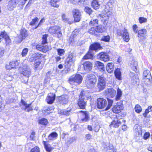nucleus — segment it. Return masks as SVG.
I'll use <instances>...</instances> for the list:
<instances>
[{
	"mask_svg": "<svg viewBox=\"0 0 152 152\" xmlns=\"http://www.w3.org/2000/svg\"><path fill=\"white\" fill-rule=\"evenodd\" d=\"M96 81V77L94 74L90 73L87 75L85 82L86 87L88 88H94Z\"/></svg>",
	"mask_w": 152,
	"mask_h": 152,
	"instance_id": "1",
	"label": "nucleus"
},
{
	"mask_svg": "<svg viewBox=\"0 0 152 152\" xmlns=\"http://www.w3.org/2000/svg\"><path fill=\"white\" fill-rule=\"evenodd\" d=\"M91 99V97L85 94L83 92H81L79 96L78 104L80 108L85 109L86 104V100Z\"/></svg>",
	"mask_w": 152,
	"mask_h": 152,
	"instance_id": "2",
	"label": "nucleus"
},
{
	"mask_svg": "<svg viewBox=\"0 0 152 152\" xmlns=\"http://www.w3.org/2000/svg\"><path fill=\"white\" fill-rule=\"evenodd\" d=\"M83 77L79 74H77L72 75L68 80L69 83L71 85H78L82 82Z\"/></svg>",
	"mask_w": 152,
	"mask_h": 152,
	"instance_id": "3",
	"label": "nucleus"
},
{
	"mask_svg": "<svg viewBox=\"0 0 152 152\" xmlns=\"http://www.w3.org/2000/svg\"><path fill=\"white\" fill-rule=\"evenodd\" d=\"M48 31L55 37L58 38L60 39H62V34L59 27L57 26L51 27L48 29Z\"/></svg>",
	"mask_w": 152,
	"mask_h": 152,
	"instance_id": "4",
	"label": "nucleus"
},
{
	"mask_svg": "<svg viewBox=\"0 0 152 152\" xmlns=\"http://www.w3.org/2000/svg\"><path fill=\"white\" fill-rule=\"evenodd\" d=\"M74 59L72 54L71 53L69 55L68 57L67 58L65 63V69L68 72L70 70V67L71 66H73L74 64Z\"/></svg>",
	"mask_w": 152,
	"mask_h": 152,
	"instance_id": "5",
	"label": "nucleus"
},
{
	"mask_svg": "<svg viewBox=\"0 0 152 152\" xmlns=\"http://www.w3.org/2000/svg\"><path fill=\"white\" fill-rule=\"evenodd\" d=\"M117 34L118 36H121L124 41L126 42H128L129 41V34L126 29L124 28L121 30H118Z\"/></svg>",
	"mask_w": 152,
	"mask_h": 152,
	"instance_id": "6",
	"label": "nucleus"
},
{
	"mask_svg": "<svg viewBox=\"0 0 152 152\" xmlns=\"http://www.w3.org/2000/svg\"><path fill=\"white\" fill-rule=\"evenodd\" d=\"M20 69V74L25 76L26 77L27 81L29 75L31 74V69L30 67L27 65L26 64Z\"/></svg>",
	"mask_w": 152,
	"mask_h": 152,
	"instance_id": "7",
	"label": "nucleus"
},
{
	"mask_svg": "<svg viewBox=\"0 0 152 152\" xmlns=\"http://www.w3.org/2000/svg\"><path fill=\"white\" fill-rule=\"evenodd\" d=\"M31 103L28 104L26 102L22 99L20 102L19 104L21 108L23 110L26 111L28 112L30 111H32L33 109L31 107Z\"/></svg>",
	"mask_w": 152,
	"mask_h": 152,
	"instance_id": "8",
	"label": "nucleus"
},
{
	"mask_svg": "<svg viewBox=\"0 0 152 152\" xmlns=\"http://www.w3.org/2000/svg\"><path fill=\"white\" fill-rule=\"evenodd\" d=\"M20 34L15 39V40L17 43H20L21 42L23 39L27 36V32L26 30L23 28L20 31Z\"/></svg>",
	"mask_w": 152,
	"mask_h": 152,
	"instance_id": "9",
	"label": "nucleus"
},
{
	"mask_svg": "<svg viewBox=\"0 0 152 152\" xmlns=\"http://www.w3.org/2000/svg\"><path fill=\"white\" fill-rule=\"evenodd\" d=\"M97 58L102 61L106 62L110 60L109 56L107 53L105 52H102L97 54Z\"/></svg>",
	"mask_w": 152,
	"mask_h": 152,
	"instance_id": "10",
	"label": "nucleus"
},
{
	"mask_svg": "<svg viewBox=\"0 0 152 152\" xmlns=\"http://www.w3.org/2000/svg\"><path fill=\"white\" fill-rule=\"evenodd\" d=\"M72 15L75 22H79L80 20L81 12L79 10L75 9L72 10Z\"/></svg>",
	"mask_w": 152,
	"mask_h": 152,
	"instance_id": "11",
	"label": "nucleus"
},
{
	"mask_svg": "<svg viewBox=\"0 0 152 152\" xmlns=\"http://www.w3.org/2000/svg\"><path fill=\"white\" fill-rule=\"evenodd\" d=\"M146 34L147 31L145 29H142L138 30L137 36L140 38L139 39L140 42H141L142 40L145 38Z\"/></svg>",
	"mask_w": 152,
	"mask_h": 152,
	"instance_id": "12",
	"label": "nucleus"
},
{
	"mask_svg": "<svg viewBox=\"0 0 152 152\" xmlns=\"http://www.w3.org/2000/svg\"><path fill=\"white\" fill-rule=\"evenodd\" d=\"M97 108L99 109H102L107 105V101L103 98H99L97 100Z\"/></svg>",
	"mask_w": 152,
	"mask_h": 152,
	"instance_id": "13",
	"label": "nucleus"
},
{
	"mask_svg": "<svg viewBox=\"0 0 152 152\" xmlns=\"http://www.w3.org/2000/svg\"><path fill=\"white\" fill-rule=\"evenodd\" d=\"M55 98V94L50 93L48 94L46 100L48 104H51L53 103Z\"/></svg>",
	"mask_w": 152,
	"mask_h": 152,
	"instance_id": "14",
	"label": "nucleus"
},
{
	"mask_svg": "<svg viewBox=\"0 0 152 152\" xmlns=\"http://www.w3.org/2000/svg\"><path fill=\"white\" fill-rule=\"evenodd\" d=\"M105 93L107 96L113 98L116 95V91L113 88H108L105 90Z\"/></svg>",
	"mask_w": 152,
	"mask_h": 152,
	"instance_id": "15",
	"label": "nucleus"
},
{
	"mask_svg": "<svg viewBox=\"0 0 152 152\" xmlns=\"http://www.w3.org/2000/svg\"><path fill=\"white\" fill-rule=\"evenodd\" d=\"M134 130L137 136H142L141 126L138 124H135L134 127Z\"/></svg>",
	"mask_w": 152,
	"mask_h": 152,
	"instance_id": "16",
	"label": "nucleus"
},
{
	"mask_svg": "<svg viewBox=\"0 0 152 152\" xmlns=\"http://www.w3.org/2000/svg\"><path fill=\"white\" fill-rule=\"evenodd\" d=\"M18 65V63L17 61H12L10 62L8 64H7L6 66V68L7 69L9 70L15 68Z\"/></svg>",
	"mask_w": 152,
	"mask_h": 152,
	"instance_id": "17",
	"label": "nucleus"
},
{
	"mask_svg": "<svg viewBox=\"0 0 152 152\" xmlns=\"http://www.w3.org/2000/svg\"><path fill=\"white\" fill-rule=\"evenodd\" d=\"M102 48L100 44L96 42L91 44L89 47V50H98L102 49Z\"/></svg>",
	"mask_w": 152,
	"mask_h": 152,
	"instance_id": "18",
	"label": "nucleus"
},
{
	"mask_svg": "<svg viewBox=\"0 0 152 152\" xmlns=\"http://www.w3.org/2000/svg\"><path fill=\"white\" fill-rule=\"evenodd\" d=\"M130 66L132 69L135 72H138V63L135 60L133 59L130 61Z\"/></svg>",
	"mask_w": 152,
	"mask_h": 152,
	"instance_id": "19",
	"label": "nucleus"
},
{
	"mask_svg": "<svg viewBox=\"0 0 152 152\" xmlns=\"http://www.w3.org/2000/svg\"><path fill=\"white\" fill-rule=\"evenodd\" d=\"M121 124V121L118 120L117 117L111 122L110 126L111 127H118Z\"/></svg>",
	"mask_w": 152,
	"mask_h": 152,
	"instance_id": "20",
	"label": "nucleus"
},
{
	"mask_svg": "<svg viewBox=\"0 0 152 152\" xmlns=\"http://www.w3.org/2000/svg\"><path fill=\"white\" fill-rule=\"evenodd\" d=\"M68 96L67 95H63L59 97V102L62 104H66L68 101Z\"/></svg>",
	"mask_w": 152,
	"mask_h": 152,
	"instance_id": "21",
	"label": "nucleus"
},
{
	"mask_svg": "<svg viewBox=\"0 0 152 152\" xmlns=\"http://www.w3.org/2000/svg\"><path fill=\"white\" fill-rule=\"evenodd\" d=\"M83 65L84 70L86 71H90L92 68V64L89 61L85 62L83 64Z\"/></svg>",
	"mask_w": 152,
	"mask_h": 152,
	"instance_id": "22",
	"label": "nucleus"
},
{
	"mask_svg": "<svg viewBox=\"0 0 152 152\" xmlns=\"http://www.w3.org/2000/svg\"><path fill=\"white\" fill-rule=\"evenodd\" d=\"M16 1L15 0H11L8 3L7 8L10 10H13L16 6Z\"/></svg>",
	"mask_w": 152,
	"mask_h": 152,
	"instance_id": "23",
	"label": "nucleus"
},
{
	"mask_svg": "<svg viewBox=\"0 0 152 152\" xmlns=\"http://www.w3.org/2000/svg\"><path fill=\"white\" fill-rule=\"evenodd\" d=\"M123 108V106L122 104H117L112 109V111L115 113H118L121 112Z\"/></svg>",
	"mask_w": 152,
	"mask_h": 152,
	"instance_id": "24",
	"label": "nucleus"
},
{
	"mask_svg": "<svg viewBox=\"0 0 152 152\" xmlns=\"http://www.w3.org/2000/svg\"><path fill=\"white\" fill-rule=\"evenodd\" d=\"M80 112L83 113V117L81 119V120L83 122H85L89 120V115L88 112H83V111H81Z\"/></svg>",
	"mask_w": 152,
	"mask_h": 152,
	"instance_id": "25",
	"label": "nucleus"
},
{
	"mask_svg": "<svg viewBox=\"0 0 152 152\" xmlns=\"http://www.w3.org/2000/svg\"><path fill=\"white\" fill-rule=\"evenodd\" d=\"M95 66L100 71H104V64L99 61H96L95 63Z\"/></svg>",
	"mask_w": 152,
	"mask_h": 152,
	"instance_id": "26",
	"label": "nucleus"
},
{
	"mask_svg": "<svg viewBox=\"0 0 152 152\" xmlns=\"http://www.w3.org/2000/svg\"><path fill=\"white\" fill-rule=\"evenodd\" d=\"M94 55L92 52L89 50L87 53L83 57V60H87L88 59H92L93 58Z\"/></svg>",
	"mask_w": 152,
	"mask_h": 152,
	"instance_id": "27",
	"label": "nucleus"
},
{
	"mask_svg": "<svg viewBox=\"0 0 152 152\" xmlns=\"http://www.w3.org/2000/svg\"><path fill=\"white\" fill-rule=\"evenodd\" d=\"M105 11L106 13L103 15H101L100 17L102 18H104V20H106L109 19V16L111 15L112 12L111 11H109V10H105Z\"/></svg>",
	"mask_w": 152,
	"mask_h": 152,
	"instance_id": "28",
	"label": "nucleus"
},
{
	"mask_svg": "<svg viewBox=\"0 0 152 152\" xmlns=\"http://www.w3.org/2000/svg\"><path fill=\"white\" fill-rule=\"evenodd\" d=\"M106 70L109 73L113 72L114 70V64L112 63H108L106 66Z\"/></svg>",
	"mask_w": 152,
	"mask_h": 152,
	"instance_id": "29",
	"label": "nucleus"
},
{
	"mask_svg": "<svg viewBox=\"0 0 152 152\" xmlns=\"http://www.w3.org/2000/svg\"><path fill=\"white\" fill-rule=\"evenodd\" d=\"M58 136V134L56 132L51 133L48 136V139L50 140H54L57 139Z\"/></svg>",
	"mask_w": 152,
	"mask_h": 152,
	"instance_id": "30",
	"label": "nucleus"
},
{
	"mask_svg": "<svg viewBox=\"0 0 152 152\" xmlns=\"http://www.w3.org/2000/svg\"><path fill=\"white\" fill-rule=\"evenodd\" d=\"M116 78L119 80H121V72L120 71V69L119 68H117L116 69L114 72Z\"/></svg>",
	"mask_w": 152,
	"mask_h": 152,
	"instance_id": "31",
	"label": "nucleus"
},
{
	"mask_svg": "<svg viewBox=\"0 0 152 152\" xmlns=\"http://www.w3.org/2000/svg\"><path fill=\"white\" fill-rule=\"evenodd\" d=\"M105 86L106 84L98 82L97 85V88L96 89V91H102L105 88Z\"/></svg>",
	"mask_w": 152,
	"mask_h": 152,
	"instance_id": "32",
	"label": "nucleus"
},
{
	"mask_svg": "<svg viewBox=\"0 0 152 152\" xmlns=\"http://www.w3.org/2000/svg\"><path fill=\"white\" fill-rule=\"evenodd\" d=\"M43 143L46 151L48 152H50L53 149L51 145L50 144L47 143L45 141H44Z\"/></svg>",
	"mask_w": 152,
	"mask_h": 152,
	"instance_id": "33",
	"label": "nucleus"
},
{
	"mask_svg": "<svg viewBox=\"0 0 152 152\" xmlns=\"http://www.w3.org/2000/svg\"><path fill=\"white\" fill-rule=\"evenodd\" d=\"M98 77V82L104 84H106V79L104 77L103 75L97 76Z\"/></svg>",
	"mask_w": 152,
	"mask_h": 152,
	"instance_id": "34",
	"label": "nucleus"
},
{
	"mask_svg": "<svg viewBox=\"0 0 152 152\" xmlns=\"http://www.w3.org/2000/svg\"><path fill=\"white\" fill-rule=\"evenodd\" d=\"M76 139L75 137H72L69 138L66 142V144L68 147H69L70 144L75 141Z\"/></svg>",
	"mask_w": 152,
	"mask_h": 152,
	"instance_id": "35",
	"label": "nucleus"
},
{
	"mask_svg": "<svg viewBox=\"0 0 152 152\" xmlns=\"http://www.w3.org/2000/svg\"><path fill=\"white\" fill-rule=\"evenodd\" d=\"M92 6L95 10H97L99 8L100 6V4L96 0H93L92 2Z\"/></svg>",
	"mask_w": 152,
	"mask_h": 152,
	"instance_id": "36",
	"label": "nucleus"
},
{
	"mask_svg": "<svg viewBox=\"0 0 152 152\" xmlns=\"http://www.w3.org/2000/svg\"><path fill=\"white\" fill-rule=\"evenodd\" d=\"M60 0H51L50 3L51 5L53 7H58L59 5L57 4Z\"/></svg>",
	"mask_w": 152,
	"mask_h": 152,
	"instance_id": "37",
	"label": "nucleus"
},
{
	"mask_svg": "<svg viewBox=\"0 0 152 152\" xmlns=\"http://www.w3.org/2000/svg\"><path fill=\"white\" fill-rule=\"evenodd\" d=\"M146 77L151 78V75L150 71L148 70L144 71L143 73V79H145Z\"/></svg>",
	"mask_w": 152,
	"mask_h": 152,
	"instance_id": "38",
	"label": "nucleus"
},
{
	"mask_svg": "<svg viewBox=\"0 0 152 152\" xmlns=\"http://www.w3.org/2000/svg\"><path fill=\"white\" fill-rule=\"evenodd\" d=\"M71 109H66V110H61V113L62 115H64L68 116L71 113Z\"/></svg>",
	"mask_w": 152,
	"mask_h": 152,
	"instance_id": "39",
	"label": "nucleus"
},
{
	"mask_svg": "<svg viewBox=\"0 0 152 152\" xmlns=\"http://www.w3.org/2000/svg\"><path fill=\"white\" fill-rule=\"evenodd\" d=\"M122 94V91L120 89L118 88L117 90V94L115 98L116 100L118 101L120 100Z\"/></svg>",
	"mask_w": 152,
	"mask_h": 152,
	"instance_id": "40",
	"label": "nucleus"
},
{
	"mask_svg": "<svg viewBox=\"0 0 152 152\" xmlns=\"http://www.w3.org/2000/svg\"><path fill=\"white\" fill-rule=\"evenodd\" d=\"M96 34L98 33H102L104 31V28L101 26H99L95 27Z\"/></svg>",
	"mask_w": 152,
	"mask_h": 152,
	"instance_id": "41",
	"label": "nucleus"
},
{
	"mask_svg": "<svg viewBox=\"0 0 152 152\" xmlns=\"http://www.w3.org/2000/svg\"><path fill=\"white\" fill-rule=\"evenodd\" d=\"M61 16L62 20L63 22L70 24V22L69 21V19L67 18L64 14H62Z\"/></svg>",
	"mask_w": 152,
	"mask_h": 152,
	"instance_id": "42",
	"label": "nucleus"
},
{
	"mask_svg": "<svg viewBox=\"0 0 152 152\" xmlns=\"http://www.w3.org/2000/svg\"><path fill=\"white\" fill-rule=\"evenodd\" d=\"M48 120L45 118H43L39 121V123L43 125H46L48 123Z\"/></svg>",
	"mask_w": 152,
	"mask_h": 152,
	"instance_id": "43",
	"label": "nucleus"
},
{
	"mask_svg": "<svg viewBox=\"0 0 152 152\" xmlns=\"http://www.w3.org/2000/svg\"><path fill=\"white\" fill-rule=\"evenodd\" d=\"M48 35V34H45L43 35L42 38V44H45L47 43V38Z\"/></svg>",
	"mask_w": 152,
	"mask_h": 152,
	"instance_id": "44",
	"label": "nucleus"
},
{
	"mask_svg": "<svg viewBox=\"0 0 152 152\" xmlns=\"http://www.w3.org/2000/svg\"><path fill=\"white\" fill-rule=\"evenodd\" d=\"M107 99L108 102V104L107 107L105 109V110H108L110 108V107L112 106L113 102V100L112 99L109 98H107Z\"/></svg>",
	"mask_w": 152,
	"mask_h": 152,
	"instance_id": "45",
	"label": "nucleus"
},
{
	"mask_svg": "<svg viewBox=\"0 0 152 152\" xmlns=\"http://www.w3.org/2000/svg\"><path fill=\"white\" fill-rule=\"evenodd\" d=\"M134 109L135 112L138 113H140L142 110L141 106L139 104H136L135 105Z\"/></svg>",
	"mask_w": 152,
	"mask_h": 152,
	"instance_id": "46",
	"label": "nucleus"
},
{
	"mask_svg": "<svg viewBox=\"0 0 152 152\" xmlns=\"http://www.w3.org/2000/svg\"><path fill=\"white\" fill-rule=\"evenodd\" d=\"M88 32L89 33L94 35H97L96 30L95 27H92L88 31Z\"/></svg>",
	"mask_w": 152,
	"mask_h": 152,
	"instance_id": "47",
	"label": "nucleus"
},
{
	"mask_svg": "<svg viewBox=\"0 0 152 152\" xmlns=\"http://www.w3.org/2000/svg\"><path fill=\"white\" fill-rule=\"evenodd\" d=\"M33 55V57H34L36 60L40 59L43 56V55L39 53H35Z\"/></svg>",
	"mask_w": 152,
	"mask_h": 152,
	"instance_id": "48",
	"label": "nucleus"
},
{
	"mask_svg": "<svg viewBox=\"0 0 152 152\" xmlns=\"http://www.w3.org/2000/svg\"><path fill=\"white\" fill-rule=\"evenodd\" d=\"M98 20L97 19H94L93 20H91L89 22V25L91 26H95L98 24Z\"/></svg>",
	"mask_w": 152,
	"mask_h": 152,
	"instance_id": "49",
	"label": "nucleus"
},
{
	"mask_svg": "<svg viewBox=\"0 0 152 152\" xmlns=\"http://www.w3.org/2000/svg\"><path fill=\"white\" fill-rule=\"evenodd\" d=\"M110 39V37L109 35H107L103 36L101 40L105 42H109Z\"/></svg>",
	"mask_w": 152,
	"mask_h": 152,
	"instance_id": "50",
	"label": "nucleus"
},
{
	"mask_svg": "<svg viewBox=\"0 0 152 152\" xmlns=\"http://www.w3.org/2000/svg\"><path fill=\"white\" fill-rule=\"evenodd\" d=\"M58 54L60 56L63 55L65 53V50L62 49L58 48L57 49Z\"/></svg>",
	"mask_w": 152,
	"mask_h": 152,
	"instance_id": "51",
	"label": "nucleus"
},
{
	"mask_svg": "<svg viewBox=\"0 0 152 152\" xmlns=\"http://www.w3.org/2000/svg\"><path fill=\"white\" fill-rule=\"evenodd\" d=\"M28 52V49L27 48H24L22 50L21 55L22 57L26 56Z\"/></svg>",
	"mask_w": 152,
	"mask_h": 152,
	"instance_id": "52",
	"label": "nucleus"
},
{
	"mask_svg": "<svg viewBox=\"0 0 152 152\" xmlns=\"http://www.w3.org/2000/svg\"><path fill=\"white\" fill-rule=\"evenodd\" d=\"M113 4H112V3L110 1L108 2L107 3V4L106 5L105 10H106V9L108 7H109L110 8V9L109 10V11H111L112 9L113 6Z\"/></svg>",
	"mask_w": 152,
	"mask_h": 152,
	"instance_id": "53",
	"label": "nucleus"
},
{
	"mask_svg": "<svg viewBox=\"0 0 152 152\" xmlns=\"http://www.w3.org/2000/svg\"><path fill=\"white\" fill-rule=\"evenodd\" d=\"M85 11L86 12L89 14V15L91 14L92 12V11L91 9L88 7H85Z\"/></svg>",
	"mask_w": 152,
	"mask_h": 152,
	"instance_id": "54",
	"label": "nucleus"
},
{
	"mask_svg": "<svg viewBox=\"0 0 152 152\" xmlns=\"http://www.w3.org/2000/svg\"><path fill=\"white\" fill-rule=\"evenodd\" d=\"M139 20L140 23H142L146 22L147 21V19L144 17H140L139 18Z\"/></svg>",
	"mask_w": 152,
	"mask_h": 152,
	"instance_id": "55",
	"label": "nucleus"
},
{
	"mask_svg": "<svg viewBox=\"0 0 152 152\" xmlns=\"http://www.w3.org/2000/svg\"><path fill=\"white\" fill-rule=\"evenodd\" d=\"M30 152H40V149L38 146H35L32 148Z\"/></svg>",
	"mask_w": 152,
	"mask_h": 152,
	"instance_id": "56",
	"label": "nucleus"
},
{
	"mask_svg": "<svg viewBox=\"0 0 152 152\" xmlns=\"http://www.w3.org/2000/svg\"><path fill=\"white\" fill-rule=\"evenodd\" d=\"M5 40L6 41V42L7 44H9L11 42V40L10 38L9 37L8 35L7 34V33L5 35V37L4 38Z\"/></svg>",
	"mask_w": 152,
	"mask_h": 152,
	"instance_id": "57",
	"label": "nucleus"
},
{
	"mask_svg": "<svg viewBox=\"0 0 152 152\" xmlns=\"http://www.w3.org/2000/svg\"><path fill=\"white\" fill-rule=\"evenodd\" d=\"M145 82H146L145 84H150L151 83L152 80V77L151 78L146 77L145 79H144Z\"/></svg>",
	"mask_w": 152,
	"mask_h": 152,
	"instance_id": "58",
	"label": "nucleus"
},
{
	"mask_svg": "<svg viewBox=\"0 0 152 152\" xmlns=\"http://www.w3.org/2000/svg\"><path fill=\"white\" fill-rule=\"evenodd\" d=\"M132 28L134 33H136L138 32L139 30H138V27L136 24L134 25L133 26Z\"/></svg>",
	"mask_w": 152,
	"mask_h": 152,
	"instance_id": "59",
	"label": "nucleus"
},
{
	"mask_svg": "<svg viewBox=\"0 0 152 152\" xmlns=\"http://www.w3.org/2000/svg\"><path fill=\"white\" fill-rule=\"evenodd\" d=\"M39 20V19L37 17L35 18L34 19H32V21L30 22V25H33L35 24Z\"/></svg>",
	"mask_w": 152,
	"mask_h": 152,
	"instance_id": "60",
	"label": "nucleus"
},
{
	"mask_svg": "<svg viewBox=\"0 0 152 152\" xmlns=\"http://www.w3.org/2000/svg\"><path fill=\"white\" fill-rule=\"evenodd\" d=\"M49 50V48L48 46L43 45L42 52L45 53L48 51Z\"/></svg>",
	"mask_w": 152,
	"mask_h": 152,
	"instance_id": "61",
	"label": "nucleus"
},
{
	"mask_svg": "<svg viewBox=\"0 0 152 152\" xmlns=\"http://www.w3.org/2000/svg\"><path fill=\"white\" fill-rule=\"evenodd\" d=\"M19 5L21 6V9H22L23 8V5H24L25 3L27 1L25 0H19Z\"/></svg>",
	"mask_w": 152,
	"mask_h": 152,
	"instance_id": "62",
	"label": "nucleus"
},
{
	"mask_svg": "<svg viewBox=\"0 0 152 152\" xmlns=\"http://www.w3.org/2000/svg\"><path fill=\"white\" fill-rule=\"evenodd\" d=\"M6 32L5 31L2 32L0 33V42L1 41L2 38H4Z\"/></svg>",
	"mask_w": 152,
	"mask_h": 152,
	"instance_id": "63",
	"label": "nucleus"
},
{
	"mask_svg": "<svg viewBox=\"0 0 152 152\" xmlns=\"http://www.w3.org/2000/svg\"><path fill=\"white\" fill-rule=\"evenodd\" d=\"M150 136V134L149 132H146L144 135L143 138L145 140H147L149 138Z\"/></svg>",
	"mask_w": 152,
	"mask_h": 152,
	"instance_id": "64",
	"label": "nucleus"
}]
</instances>
